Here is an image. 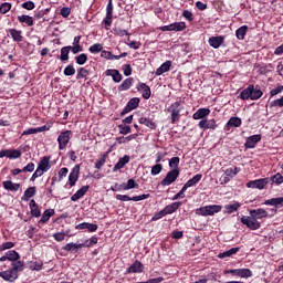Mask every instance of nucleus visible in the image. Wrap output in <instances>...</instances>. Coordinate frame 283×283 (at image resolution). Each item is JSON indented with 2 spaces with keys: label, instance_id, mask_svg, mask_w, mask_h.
<instances>
[{
  "label": "nucleus",
  "instance_id": "obj_1",
  "mask_svg": "<svg viewBox=\"0 0 283 283\" xmlns=\"http://www.w3.org/2000/svg\"><path fill=\"white\" fill-rule=\"evenodd\" d=\"M250 216L241 217V224H244L250 231H258L262 223L258 220L269 218V212L264 208L252 209L249 211Z\"/></svg>",
  "mask_w": 283,
  "mask_h": 283
},
{
  "label": "nucleus",
  "instance_id": "obj_2",
  "mask_svg": "<svg viewBox=\"0 0 283 283\" xmlns=\"http://www.w3.org/2000/svg\"><path fill=\"white\" fill-rule=\"evenodd\" d=\"M263 92L262 90H260L259 85H253L250 84L247 88H244L243 91H241L239 98H241V101H260V98H262L263 96Z\"/></svg>",
  "mask_w": 283,
  "mask_h": 283
},
{
  "label": "nucleus",
  "instance_id": "obj_3",
  "mask_svg": "<svg viewBox=\"0 0 283 283\" xmlns=\"http://www.w3.org/2000/svg\"><path fill=\"white\" fill-rule=\"evenodd\" d=\"M185 109L182 101L174 102L168 108L167 112L170 114V120L172 125H176L180 120V113Z\"/></svg>",
  "mask_w": 283,
  "mask_h": 283
},
{
  "label": "nucleus",
  "instance_id": "obj_4",
  "mask_svg": "<svg viewBox=\"0 0 283 283\" xmlns=\"http://www.w3.org/2000/svg\"><path fill=\"white\" fill-rule=\"evenodd\" d=\"M222 211V206L220 205H210V206H203L198 209H196L197 216H216V213H220Z\"/></svg>",
  "mask_w": 283,
  "mask_h": 283
},
{
  "label": "nucleus",
  "instance_id": "obj_5",
  "mask_svg": "<svg viewBox=\"0 0 283 283\" xmlns=\"http://www.w3.org/2000/svg\"><path fill=\"white\" fill-rule=\"evenodd\" d=\"M178 176H180V169H171L167 172L166 177L161 180V187H169V185H174L176 180H178Z\"/></svg>",
  "mask_w": 283,
  "mask_h": 283
},
{
  "label": "nucleus",
  "instance_id": "obj_6",
  "mask_svg": "<svg viewBox=\"0 0 283 283\" xmlns=\"http://www.w3.org/2000/svg\"><path fill=\"white\" fill-rule=\"evenodd\" d=\"M159 30H161V32H182L187 30V24L185 22H175L160 27Z\"/></svg>",
  "mask_w": 283,
  "mask_h": 283
},
{
  "label": "nucleus",
  "instance_id": "obj_7",
  "mask_svg": "<svg viewBox=\"0 0 283 283\" xmlns=\"http://www.w3.org/2000/svg\"><path fill=\"white\" fill-rule=\"evenodd\" d=\"M149 193L146 195H139V196H134L129 197L127 195H116L115 198L116 200H119L120 202H129L133 200V202H140V200H147L149 198Z\"/></svg>",
  "mask_w": 283,
  "mask_h": 283
},
{
  "label": "nucleus",
  "instance_id": "obj_8",
  "mask_svg": "<svg viewBox=\"0 0 283 283\" xmlns=\"http://www.w3.org/2000/svg\"><path fill=\"white\" fill-rule=\"evenodd\" d=\"M113 19H114V4L112 3V0H108V3L106 6V18L103 20V23L106 30H109V28H112Z\"/></svg>",
  "mask_w": 283,
  "mask_h": 283
},
{
  "label": "nucleus",
  "instance_id": "obj_9",
  "mask_svg": "<svg viewBox=\"0 0 283 283\" xmlns=\"http://www.w3.org/2000/svg\"><path fill=\"white\" fill-rule=\"evenodd\" d=\"M227 273H229L230 275H235L237 277H242V279L253 277V271L247 268L228 270Z\"/></svg>",
  "mask_w": 283,
  "mask_h": 283
},
{
  "label": "nucleus",
  "instance_id": "obj_10",
  "mask_svg": "<svg viewBox=\"0 0 283 283\" xmlns=\"http://www.w3.org/2000/svg\"><path fill=\"white\" fill-rule=\"evenodd\" d=\"M71 138H72V130L61 132V134L57 137L59 149L60 150L65 149V147H67V143H70Z\"/></svg>",
  "mask_w": 283,
  "mask_h": 283
},
{
  "label": "nucleus",
  "instance_id": "obj_11",
  "mask_svg": "<svg viewBox=\"0 0 283 283\" xmlns=\"http://www.w3.org/2000/svg\"><path fill=\"white\" fill-rule=\"evenodd\" d=\"M270 179L269 178H262V179H255V180H250L247 184L248 189H265L266 185H269Z\"/></svg>",
  "mask_w": 283,
  "mask_h": 283
},
{
  "label": "nucleus",
  "instance_id": "obj_12",
  "mask_svg": "<svg viewBox=\"0 0 283 283\" xmlns=\"http://www.w3.org/2000/svg\"><path fill=\"white\" fill-rule=\"evenodd\" d=\"M140 105L139 97H133L128 101L124 109L120 112V116H126V114H129V112H133V109H137V107Z\"/></svg>",
  "mask_w": 283,
  "mask_h": 283
},
{
  "label": "nucleus",
  "instance_id": "obj_13",
  "mask_svg": "<svg viewBox=\"0 0 283 283\" xmlns=\"http://www.w3.org/2000/svg\"><path fill=\"white\" fill-rule=\"evenodd\" d=\"M22 155L18 149H2L0 150V158H9L10 160H17Z\"/></svg>",
  "mask_w": 283,
  "mask_h": 283
},
{
  "label": "nucleus",
  "instance_id": "obj_14",
  "mask_svg": "<svg viewBox=\"0 0 283 283\" xmlns=\"http://www.w3.org/2000/svg\"><path fill=\"white\" fill-rule=\"evenodd\" d=\"M81 175V165H75L69 175V185L74 187L78 182V176Z\"/></svg>",
  "mask_w": 283,
  "mask_h": 283
},
{
  "label": "nucleus",
  "instance_id": "obj_15",
  "mask_svg": "<svg viewBox=\"0 0 283 283\" xmlns=\"http://www.w3.org/2000/svg\"><path fill=\"white\" fill-rule=\"evenodd\" d=\"M0 277L4 282H17L19 280V273H15L12 269L0 272Z\"/></svg>",
  "mask_w": 283,
  "mask_h": 283
},
{
  "label": "nucleus",
  "instance_id": "obj_16",
  "mask_svg": "<svg viewBox=\"0 0 283 283\" xmlns=\"http://www.w3.org/2000/svg\"><path fill=\"white\" fill-rule=\"evenodd\" d=\"M136 90L137 92H142V96L145 101H149V98H151V87H149V85L139 83L137 84Z\"/></svg>",
  "mask_w": 283,
  "mask_h": 283
},
{
  "label": "nucleus",
  "instance_id": "obj_17",
  "mask_svg": "<svg viewBox=\"0 0 283 283\" xmlns=\"http://www.w3.org/2000/svg\"><path fill=\"white\" fill-rule=\"evenodd\" d=\"M199 129H202L203 132H207V129H217L218 124H216V119H201L198 124Z\"/></svg>",
  "mask_w": 283,
  "mask_h": 283
},
{
  "label": "nucleus",
  "instance_id": "obj_18",
  "mask_svg": "<svg viewBox=\"0 0 283 283\" xmlns=\"http://www.w3.org/2000/svg\"><path fill=\"white\" fill-rule=\"evenodd\" d=\"M262 140V135H252L245 140V149H255V145Z\"/></svg>",
  "mask_w": 283,
  "mask_h": 283
},
{
  "label": "nucleus",
  "instance_id": "obj_19",
  "mask_svg": "<svg viewBox=\"0 0 283 283\" xmlns=\"http://www.w3.org/2000/svg\"><path fill=\"white\" fill-rule=\"evenodd\" d=\"M145 270V265L140 261H135L129 268L126 270V275H129L130 273H143Z\"/></svg>",
  "mask_w": 283,
  "mask_h": 283
},
{
  "label": "nucleus",
  "instance_id": "obj_20",
  "mask_svg": "<svg viewBox=\"0 0 283 283\" xmlns=\"http://www.w3.org/2000/svg\"><path fill=\"white\" fill-rule=\"evenodd\" d=\"M208 43L210 48L218 50V48H220L224 43V35L210 36L208 39Z\"/></svg>",
  "mask_w": 283,
  "mask_h": 283
},
{
  "label": "nucleus",
  "instance_id": "obj_21",
  "mask_svg": "<svg viewBox=\"0 0 283 283\" xmlns=\"http://www.w3.org/2000/svg\"><path fill=\"white\" fill-rule=\"evenodd\" d=\"M8 34H10L14 43H21L23 41V31L17 29H8Z\"/></svg>",
  "mask_w": 283,
  "mask_h": 283
},
{
  "label": "nucleus",
  "instance_id": "obj_22",
  "mask_svg": "<svg viewBox=\"0 0 283 283\" xmlns=\"http://www.w3.org/2000/svg\"><path fill=\"white\" fill-rule=\"evenodd\" d=\"M105 75L112 76L114 83H120V81H123V74H120V71L116 69L106 70Z\"/></svg>",
  "mask_w": 283,
  "mask_h": 283
},
{
  "label": "nucleus",
  "instance_id": "obj_23",
  "mask_svg": "<svg viewBox=\"0 0 283 283\" xmlns=\"http://www.w3.org/2000/svg\"><path fill=\"white\" fill-rule=\"evenodd\" d=\"M51 158H52L51 156H44L41 158V160L38 164V168L43 170L44 174L50 171V169L52 168V165L50 164Z\"/></svg>",
  "mask_w": 283,
  "mask_h": 283
},
{
  "label": "nucleus",
  "instance_id": "obj_24",
  "mask_svg": "<svg viewBox=\"0 0 283 283\" xmlns=\"http://www.w3.org/2000/svg\"><path fill=\"white\" fill-rule=\"evenodd\" d=\"M209 114H211V109L199 108L196 113H193L192 118L193 120H205Z\"/></svg>",
  "mask_w": 283,
  "mask_h": 283
},
{
  "label": "nucleus",
  "instance_id": "obj_25",
  "mask_svg": "<svg viewBox=\"0 0 283 283\" xmlns=\"http://www.w3.org/2000/svg\"><path fill=\"white\" fill-rule=\"evenodd\" d=\"M180 207H182V202L175 201V202L166 206L164 208V212L166 213V216H169L171 213H176V211H178L180 209Z\"/></svg>",
  "mask_w": 283,
  "mask_h": 283
},
{
  "label": "nucleus",
  "instance_id": "obj_26",
  "mask_svg": "<svg viewBox=\"0 0 283 283\" xmlns=\"http://www.w3.org/2000/svg\"><path fill=\"white\" fill-rule=\"evenodd\" d=\"M30 213L33 218H41V209H39V203L34 199L29 202Z\"/></svg>",
  "mask_w": 283,
  "mask_h": 283
},
{
  "label": "nucleus",
  "instance_id": "obj_27",
  "mask_svg": "<svg viewBox=\"0 0 283 283\" xmlns=\"http://www.w3.org/2000/svg\"><path fill=\"white\" fill-rule=\"evenodd\" d=\"M87 191H90V186H83L82 188H80L74 195H72L71 197L72 202H76L81 200V198H83V196H85Z\"/></svg>",
  "mask_w": 283,
  "mask_h": 283
},
{
  "label": "nucleus",
  "instance_id": "obj_28",
  "mask_svg": "<svg viewBox=\"0 0 283 283\" xmlns=\"http://www.w3.org/2000/svg\"><path fill=\"white\" fill-rule=\"evenodd\" d=\"M171 61H166L164 62L155 72L156 76H163V74H165V72H169L171 70Z\"/></svg>",
  "mask_w": 283,
  "mask_h": 283
},
{
  "label": "nucleus",
  "instance_id": "obj_29",
  "mask_svg": "<svg viewBox=\"0 0 283 283\" xmlns=\"http://www.w3.org/2000/svg\"><path fill=\"white\" fill-rule=\"evenodd\" d=\"M263 205H266L269 207H275L276 209H282V207H283L282 197L268 199L263 202Z\"/></svg>",
  "mask_w": 283,
  "mask_h": 283
},
{
  "label": "nucleus",
  "instance_id": "obj_30",
  "mask_svg": "<svg viewBox=\"0 0 283 283\" xmlns=\"http://www.w3.org/2000/svg\"><path fill=\"white\" fill-rule=\"evenodd\" d=\"M242 207V205L238 201H235L234 203L231 205H226L223 207V213H227L228 216H231V213H235V211H238V209H240Z\"/></svg>",
  "mask_w": 283,
  "mask_h": 283
},
{
  "label": "nucleus",
  "instance_id": "obj_31",
  "mask_svg": "<svg viewBox=\"0 0 283 283\" xmlns=\"http://www.w3.org/2000/svg\"><path fill=\"white\" fill-rule=\"evenodd\" d=\"M129 163V156L125 155L124 157L119 158L118 161L115 164L113 171L116 172L125 167Z\"/></svg>",
  "mask_w": 283,
  "mask_h": 283
},
{
  "label": "nucleus",
  "instance_id": "obj_32",
  "mask_svg": "<svg viewBox=\"0 0 283 283\" xmlns=\"http://www.w3.org/2000/svg\"><path fill=\"white\" fill-rule=\"evenodd\" d=\"M70 46H63L60 50V55L57 56L59 60H61L62 63H66V61H70Z\"/></svg>",
  "mask_w": 283,
  "mask_h": 283
},
{
  "label": "nucleus",
  "instance_id": "obj_33",
  "mask_svg": "<svg viewBox=\"0 0 283 283\" xmlns=\"http://www.w3.org/2000/svg\"><path fill=\"white\" fill-rule=\"evenodd\" d=\"M2 187L7 190V191H19V189L21 188V184H14L10 180L3 181L2 182Z\"/></svg>",
  "mask_w": 283,
  "mask_h": 283
},
{
  "label": "nucleus",
  "instance_id": "obj_34",
  "mask_svg": "<svg viewBox=\"0 0 283 283\" xmlns=\"http://www.w3.org/2000/svg\"><path fill=\"white\" fill-rule=\"evenodd\" d=\"M80 249H83V245L81 243H66L63 247V251H69L71 253H78Z\"/></svg>",
  "mask_w": 283,
  "mask_h": 283
},
{
  "label": "nucleus",
  "instance_id": "obj_35",
  "mask_svg": "<svg viewBox=\"0 0 283 283\" xmlns=\"http://www.w3.org/2000/svg\"><path fill=\"white\" fill-rule=\"evenodd\" d=\"M35 195H36V187H29L24 191L21 200H23L24 202H28L30 200V198H34Z\"/></svg>",
  "mask_w": 283,
  "mask_h": 283
},
{
  "label": "nucleus",
  "instance_id": "obj_36",
  "mask_svg": "<svg viewBox=\"0 0 283 283\" xmlns=\"http://www.w3.org/2000/svg\"><path fill=\"white\" fill-rule=\"evenodd\" d=\"M242 125V119L240 117H231L226 124V128L229 132L231 127H240Z\"/></svg>",
  "mask_w": 283,
  "mask_h": 283
},
{
  "label": "nucleus",
  "instance_id": "obj_37",
  "mask_svg": "<svg viewBox=\"0 0 283 283\" xmlns=\"http://www.w3.org/2000/svg\"><path fill=\"white\" fill-rule=\"evenodd\" d=\"M54 213H55L54 209H46V210L43 212V214H42V217H41V219L39 220L38 223H40V224H45V222H50V218H51L52 216H54Z\"/></svg>",
  "mask_w": 283,
  "mask_h": 283
},
{
  "label": "nucleus",
  "instance_id": "obj_38",
  "mask_svg": "<svg viewBox=\"0 0 283 283\" xmlns=\"http://www.w3.org/2000/svg\"><path fill=\"white\" fill-rule=\"evenodd\" d=\"M18 21L19 23H25V25H28L29 28H32V25H34V18L27 14L18 15Z\"/></svg>",
  "mask_w": 283,
  "mask_h": 283
},
{
  "label": "nucleus",
  "instance_id": "obj_39",
  "mask_svg": "<svg viewBox=\"0 0 283 283\" xmlns=\"http://www.w3.org/2000/svg\"><path fill=\"white\" fill-rule=\"evenodd\" d=\"M134 85V77H128L118 86V92H127Z\"/></svg>",
  "mask_w": 283,
  "mask_h": 283
},
{
  "label": "nucleus",
  "instance_id": "obj_40",
  "mask_svg": "<svg viewBox=\"0 0 283 283\" xmlns=\"http://www.w3.org/2000/svg\"><path fill=\"white\" fill-rule=\"evenodd\" d=\"M29 269L31 271H42L43 270V261L40 259H35L29 262Z\"/></svg>",
  "mask_w": 283,
  "mask_h": 283
},
{
  "label": "nucleus",
  "instance_id": "obj_41",
  "mask_svg": "<svg viewBox=\"0 0 283 283\" xmlns=\"http://www.w3.org/2000/svg\"><path fill=\"white\" fill-rule=\"evenodd\" d=\"M138 123L140 125H145L146 127H148L149 129H156V127H158V125H156V122L147 118V117H140L138 119Z\"/></svg>",
  "mask_w": 283,
  "mask_h": 283
},
{
  "label": "nucleus",
  "instance_id": "obj_42",
  "mask_svg": "<svg viewBox=\"0 0 283 283\" xmlns=\"http://www.w3.org/2000/svg\"><path fill=\"white\" fill-rule=\"evenodd\" d=\"M247 32H249L248 25H242L235 31V36L239 41H244V36H247Z\"/></svg>",
  "mask_w": 283,
  "mask_h": 283
},
{
  "label": "nucleus",
  "instance_id": "obj_43",
  "mask_svg": "<svg viewBox=\"0 0 283 283\" xmlns=\"http://www.w3.org/2000/svg\"><path fill=\"white\" fill-rule=\"evenodd\" d=\"M239 252H240V248H232L228 251L219 253L218 258H220L221 260H224V258H231V255H235Z\"/></svg>",
  "mask_w": 283,
  "mask_h": 283
},
{
  "label": "nucleus",
  "instance_id": "obj_44",
  "mask_svg": "<svg viewBox=\"0 0 283 283\" xmlns=\"http://www.w3.org/2000/svg\"><path fill=\"white\" fill-rule=\"evenodd\" d=\"M7 255V260H9V262H17L18 260H21V255L19 254V252L14 251V250H10L8 252H6Z\"/></svg>",
  "mask_w": 283,
  "mask_h": 283
},
{
  "label": "nucleus",
  "instance_id": "obj_45",
  "mask_svg": "<svg viewBox=\"0 0 283 283\" xmlns=\"http://www.w3.org/2000/svg\"><path fill=\"white\" fill-rule=\"evenodd\" d=\"M11 269L15 272V273H20L21 271H23L25 269V263L18 260V261H13L11 263Z\"/></svg>",
  "mask_w": 283,
  "mask_h": 283
},
{
  "label": "nucleus",
  "instance_id": "obj_46",
  "mask_svg": "<svg viewBox=\"0 0 283 283\" xmlns=\"http://www.w3.org/2000/svg\"><path fill=\"white\" fill-rule=\"evenodd\" d=\"M202 180V175L201 174H197L195 175L191 179H189L186 185L187 187H196V185H198V182H200Z\"/></svg>",
  "mask_w": 283,
  "mask_h": 283
},
{
  "label": "nucleus",
  "instance_id": "obj_47",
  "mask_svg": "<svg viewBox=\"0 0 283 283\" xmlns=\"http://www.w3.org/2000/svg\"><path fill=\"white\" fill-rule=\"evenodd\" d=\"M87 76H90V71L85 67H78L77 69V74H76V80L81 81V78H85L87 81Z\"/></svg>",
  "mask_w": 283,
  "mask_h": 283
},
{
  "label": "nucleus",
  "instance_id": "obj_48",
  "mask_svg": "<svg viewBox=\"0 0 283 283\" xmlns=\"http://www.w3.org/2000/svg\"><path fill=\"white\" fill-rule=\"evenodd\" d=\"M240 174V168L233 167V168H227L224 171V176H228L229 178H235Z\"/></svg>",
  "mask_w": 283,
  "mask_h": 283
},
{
  "label": "nucleus",
  "instance_id": "obj_49",
  "mask_svg": "<svg viewBox=\"0 0 283 283\" xmlns=\"http://www.w3.org/2000/svg\"><path fill=\"white\" fill-rule=\"evenodd\" d=\"M107 161V154L101 155V157L95 161V169H103V166Z\"/></svg>",
  "mask_w": 283,
  "mask_h": 283
},
{
  "label": "nucleus",
  "instance_id": "obj_50",
  "mask_svg": "<svg viewBox=\"0 0 283 283\" xmlns=\"http://www.w3.org/2000/svg\"><path fill=\"white\" fill-rule=\"evenodd\" d=\"M88 52H91V54H98V52H103V44L101 43H95L93 45H91L88 48Z\"/></svg>",
  "mask_w": 283,
  "mask_h": 283
},
{
  "label": "nucleus",
  "instance_id": "obj_51",
  "mask_svg": "<svg viewBox=\"0 0 283 283\" xmlns=\"http://www.w3.org/2000/svg\"><path fill=\"white\" fill-rule=\"evenodd\" d=\"M119 134L123 136H127V134H132V126H127V124L118 125Z\"/></svg>",
  "mask_w": 283,
  "mask_h": 283
},
{
  "label": "nucleus",
  "instance_id": "obj_52",
  "mask_svg": "<svg viewBox=\"0 0 283 283\" xmlns=\"http://www.w3.org/2000/svg\"><path fill=\"white\" fill-rule=\"evenodd\" d=\"M269 180H270V182H272V185H282L283 176H282V174L277 172L276 175L269 178Z\"/></svg>",
  "mask_w": 283,
  "mask_h": 283
},
{
  "label": "nucleus",
  "instance_id": "obj_53",
  "mask_svg": "<svg viewBox=\"0 0 283 283\" xmlns=\"http://www.w3.org/2000/svg\"><path fill=\"white\" fill-rule=\"evenodd\" d=\"M12 10V3L4 2L0 4V14H8Z\"/></svg>",
  "mask_w": 283,
  "mask_h": 283
},
{
  "label": "nucleus",
  "instance_id": "obj_54",
  "mask_svg": "<svg viewBox=\"0 0 283 283\" xmlns=\"http://www.w3.org/2000/svg\"><path fill=\"white\" fill-rule=\"evenodd\" d=\"M64 76H74L76 74V69H74V64H69L64 71H63Z\"/></svg>",
  "mask_w": 283,
  "mask_h": 283
},
{
  "label": "nucleus",
  "instance_id": "obj_55",
  "mask_svg": "<svg viewBox=\"0 0 283 283\" xmlns=\"http://www.w3.org/2000/svg\"><path fill=\"white\" fill-rule=\"evenodd\" d=\"M75 62L77 65H85L87 63V54L81 53L80 55L75 56Z\"/></svg>",
  "mask_w": 283,
  "mask_h": 283
},
{
  "label": "nucleus",
  "instance_id": "obj_56",
  "mask_svg": "<svg viewBox=\"0 0 283 283\" xmlns=\"http://www.w3.org/2000/svg\"><path fill=\"white\" fill-rule=\"evenodd\" d=\"M178 165H180V157H172L169 159L168 166L170 169H180L178 168Z\"/></svg>",
  "mask_w": 283,
  "mask_h": 283
},
{
  "label": "nucleus",
  "instance_id": "obj_57",
  "mask_svg": "<svg viewBox=\"0 0 283 283\" xmlns=\"http://www.w3.org/2000/svg\"><path fill=\"white\" fill-rule=\"evenodd\" d=\"M163 171V164H156L151 167L150 174L151 176H158Z\"/></svg>",
  "mask_w": 283,
  "mask_h": 283
},
{
  "label": "nucleus",
  "instance_id": "obj_58",
  "mask_svg": "<svg viewBox=\"0 0 283 283\" xmlns=\"http://www.w3.org/2000/svg\"><path fill=\"white\" fill-rule=\"evenodd\" d=\"M69 50L72 52V54H78L83 52V46L81 44H73V46L69 45Z\"/></svg>",
  "mask_w": 283,
  "mask_h": 283
},
{
  "label": "nucleus",
  "instance_id": "obj_59",
  "mask_svg": "<svg viewBox=\"0 0 283 283\" xmlns=\"http://www.w3.org/2000/svg\"><path fill=\"white\" fill-rule=\"evenodd\" d=\"M8 249H14V242L8 241L0 244V253H2V251H8Z\"/></svg>",
  "mask_w": 283,
  "mask_h": 283
},
{
  "label": "nucleus",
  "instance_id": "obj_60",
  "mask_svg": "<svg viewBox=\"0 0 283 283\" xmlns=\"http://www.w3.org/2000/svg\"><path fill=\"white\" fill-rule=\"evenodd\" d=\"M125 189L126 191H129V189H138V184L134 179H128Z\"/></svg>",
  "mask_w": 283,
  "mask_h": 283
},
{
  "label": "nucleus",
  "instance_id": "obj_61",
  "mask_svg": "<svg viewBox=\"0 0 283 283\" xmlns=\"http://www.w3.org/2000/svg\"><path fill=\"white\" fill-rule=\"evenodd\" d=\"M283 92V85L282 84H279L275 88H272L270 91V96L273 97V96H277V94H282Z\"/></svg>",
  "mask_w": 283,
  "mask_h": 283
},
{
  "label": "nucleus",
  "instance_id": "obj_62",
  "mask_svg": "<svg viewBox=\"0 0 283 283\" xmlns=\"http://www.w3.org/2000/svg\"><path fill=\"white\" fill-rule=\"evenodd\" d=\"M125 187L126 184H115L114 186L111 187V191H127Z\"/></svg>",
  "mask_w": 283,
  "mask_h": 283
},
{
  "label": "nucleus",
  "instance_id": "obj_63",
  "mask_svg": "<svg viewBox=\"0 0 283 283\" xmlns=\"http://www.w3.org/2000/svg\"><path fill=\"white\" fill-rule=\"evenodd\" d=\"M65 235H67L65 232H56L53 234V238L55 242H63V240H65Z\"/></svg>",
  "mask_w": 283,
  "mask_h": 283
},
{
  "label": "nucleus",
  "instance_id": "obj_64",
  "mask_svg": "<svg viewBox=\"0 0 283 283\" xmlns=\"http://www.w3.org/2000/svg\"><path fill=\"white\" fill-rule=\"evenodd\" d=\"M21 8H23L24 10H34V8H36V4H34V2L32 1H27L21 4Z\"/></svg>",
  "mask_w": 283,
  "mask_h": 283
}]
</instances>
